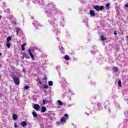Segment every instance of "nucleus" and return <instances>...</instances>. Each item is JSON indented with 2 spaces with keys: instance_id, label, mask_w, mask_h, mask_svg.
<instances>
[{
  "instance_id": "28",
  "label": "nucleus",
  "mask_w": 128,
  "mask_h": 128,
  "mask_svg": "<svg viewBox=\"0 0 128 128\" xmlns=\"http://www.w3.org/2000/svg\"><path fill=\"white\" fill-rule=\"evenodd\" d=\"M110 3H108L106 4V6L108 8H110Z\"/></svg>"
},
{
  "instance_id": "35",
  "label": "nucleus",
  "mask_w": 128,
  "mask_h": 128,
  "mask_svg": "<svg viewBox=\"0 0 128 128\" xmlns=\"http://www.w3.org/2000/svg\"><path fill=\"white\" fill-rule=\"evenodd\" d=\"M125 6L126 8H128V4H126V5H125Z\"/></svg>"
},
{
  "instance_id": "21",
  "label": "nucleus",
  "mask_w": 128,
  "mask_h": 128,
  "mask_svg": "<svg viewBox=\"0 0 128 128\" xmlns=\"http://www.w3.org/2000/svg\"><path fill=\"white\" fill-rule=\"evenodd\" d=\"M7 48H10V42H8L6 44Z\"/></svg>"
},
{
  "instance_id": "41",
  "label": "nucleus",
  "mask_w": 128,
  "mask_h": 128,
  "mask_svg": "<svg viewBox=\"0 0 128 128\" xmlns=\"http://www.w3.org/2000/svg\"><path fill=\"white\" fill-rule=\"evenodd\" d=\"M34 19V17H32V20Z\"/></svg>"
},
{
  "instance_id": "4",
  "label": "nucleus",
  "mask_w": 128,
  "mask_h": 128,
  "mask_svg": "<svg viewBox=\"0 0 128 128\" xmlns=\"http://www.w3.org/2000/svg\"><path fill=\"white\" fill-rule=\"evenodd\" d=\"M64 116H65L60 119V122H64L68 118V114H65Z\"/></svg>"
},
{
  "instance_id": "12",
  "label": "nucleus",
  "mask_w": 128,
  "mask_h": 128,
  "mask_svg": "<svg viewBox=\"0 0 128 128\" xmlns=\"http://www.w3.org/2000/svg\"><path fill=\"white\" fill-rule=\"evenodd\" d=\"M46 108L44 106H42L41 108V112H46Z\"/></svg>"
},
{
  "instance_id": "23",
  "label": "nucleus",
  "mask_w": 128,
  "mask_h": 128,
  "mask_svg": "<svg viewBox=\"0 0 128 128\" xmlns=\"http://www.w3.org/2000/svg\"><path fill=\"white\" fill-rule=\"evenodd\" d=\"M56 70H60V66H57L56 67Z\"/></svg>"
},
{
  "instance_id": "8",
  "label": "nucleus",
  "mask_w": 128,
  "mask_h": 128,
  "mask_svg": "<svg viewBox=\"0 0 128 128\" xmlns=\"http://www.w3.org/2000/svg\"><path fill=\"white\" fill-rule=\"evenodd\" d=\"M90 14L92 16H96V13L94 12V10H90Z\"/></svg>"
},
{
  "instance_id": "36",
  "label": "nucleus",
  "mask_w": 128,
  "mask_h": 128,
  "mask_svg": "<svg viewBox=\"0 0 128 128\" xmlns=\"http://www.w3.org/2000/svg\"><path fill=\"white\" fill-rule=\"evenodd\" d=\"M100 104H101L100 103L98 104V106H100Z\"/></svg>"
},
{
  "instance_id": "40",
  "label": "nucleus",
  "mask_w": 128,
  "mask_h": 128,
  "mask_svg": "<svg viewBox=\"0 0 128 128\" xmlns=\"http://www.w3.org/2000/svg\"><path fill=\"white\" fill-rule=\"evenodd\" d=\"M0 18H2V16H0Z\"/></svg>"
},
{
  "instance_id": "29",
  "label": "nucleus",
  "mask_w": 128,
  "mask_h": 128,
  "mask_svg": "<svg viewBox=\"0 0 128 128\" xmlns=\"http://www.w3.org/2000/svg\"><path fill=\"white\" fill-rule=\"evenodd\" d=\"M48 85H44V88H48Z\"/></svg>"
},
{
  "instance_id": "24",
  "label": "nucleus",
  "mask_w": 128,
  "mask_h": 128,
  "mask_svg": "<svg viewBox=\"0 0 128 128\" xmlns=\"http://www.w3.org/2000/svg\"><path fill=\"white\" fill-rule=\"evenodd\" d=\"M32 2L34 4H38V0H32Z\"/></svg>"
},
{
  "instance_id": "15",
  "label": "nucleus",
  "mask_w": 128,
  "mask_h": 128,
  "mask_svg": "<svg viewBox=\"0 0 128 128\" xmlns=\"http://www.w3.org/2000/svg\"><path fill=\"white\" fill-rule=\"evenodd\" d=\"M13 119L14 120H18V115H16V114H13Z\"/></svg>"
},
{
  "instance_id": "14",
  "label": "nucleus",
  "mask_w": 128,
  "mask_h": 128,
  "mask_svg": "<svg viewBox=\"0 0 128 128\" xmlns=\"http://www.w3.org/2000/svg\"><path fill=\"white\" fill-rule=\"evenodd\" d=\"M64 58L66 60H70V56H68V55H65Z\"/></svg>"
},
{
  "instance_id": "31",
  "label": "nucleus",
  "mask_w": 128,
  "mask_h": 128,
  "mask_svg": "<svg viewBox=\"0 0 128 128\" xmlns=\"http://www.w3.org/2000/svg\"><path fill=\"white\" fill-rule=\"evenodd\" d=\"M38 82L39 84H42V81H40V80H39Z\"/></svg>"
},
{
  "instance_id": "27",
  "label": "nucleus",
  "mask_w": 128,
  "mask_h": 128,
  "mask_svg": "<svg viewBox=\"0 0 128 128\" xmlns=\"http://www.w3.org/2000/svg\"><path fill=\"white\" fill-rule=\"evenodd\" d=\"M29 88H30L28 87V86H26L24 87V90H28Z\"/></svg>"
},
{
  "instance_id": "11",
  "label": "nucleus",
  "mask_w": 128,
  "mask_h": 128,
  "mask_svg": "<svg viewBox=\"0 0 128 128\" xmlns=\"http://www.w3.org/2000/svg\"><path fill=\"white\" fill-rule=\"evenodd\" d=\"M34 26L36 28H38V26H40V24H38V22H36L34 23Z\"/></svg>"
},
{
  "instance_id": "25",
  "label": "nucleus",
  "mask_w": 128,
  "mask_h": 128,
  "mask_svg": "<svg viewBox=\"0 0 128 128\" xmlns=\"http://www.w3.org/2000/svg\"><path fill=\"white\" fill-rule=\"evenodd\" d=\"M114 72H118V68L117 67H115L114 68Z\"/></svg>"
},
{
  "instance_id": "16",
  "label": "nucleus",
  "mask_w": 128,
  "mask_h": 128,
  "mask_svg": "<svg viewBox=\"0 0 128 128\" xmlns=\"http://www.w3.org/2000/svg\"><path fill=\"white\" fill-rule=\"evenodd\" d=\"M38 1V4H42V2H44V0H37Z\"/></svg>"
},
{
  "instance_id": "20",
  "label": "nucleus",
  "mask_w": 128,
  "mask_h": 128,
  "mask_svg": "<svg viewBox=\"0 0 128 128\" xmlns=\"http://www.w3.org/2000/svg\"><path fill=\"white\" fill-rule=\"evenodd\" d=\"M10 40H12V37L8 36L7 38V42H10Z\"/></svg>"
},
{
  "instance_id": "32",
  "label": "nucleus",
  "mask_w": 128,
  "mask_h": 128,
  "mask_svg": "<svg viewBox=\"0 0 128 128\" xmlns=\"http://www.w3.org/2000/svg\"><path fill=\"white\" fill-rule=\"evenodd\" d=\"M114 36H118V34L116 33V31L114 32Z\"/></svg>"
},
{
  "instance_id": "3",
  "label": "nucleus",
  "mask_w": 128,
  "mask_h": 128,
  "mask_svg": "<svg viewBox=\"0 0 128 128\" xmlns=\"http://www.w3.org/2000/svg\"><path fill=\"white\" fill-rule=\"evenodd\" d=\"M16 34L17 36H22V34H23V32L22 30H20V28H16Z\"/></svg>"
},
{
  "instance_id": "22",
  "label": "nucleus",
  "mask_w": 128,
  "mask_h": 128,
  "mask_svg": "<svg viewBox=\"0 0 128 128\" xmlns=\"http://www.w3.org/2000/svg\"><path fill=\"white\" fill-rule=\"evenodd\" d=\"M58 102L59 106H62V101L58 100Z\"/></svg>"
},
{
  "instance_id": "26",
  "label": "nucleus",
  "mask_w": 128,
  "mask_h": 128,
  "mask_svg": "<svg viewBox=\"0 0 128 128\" xmlns=\"http://www.w3.org/2000/svg\"><path fill=\"white\" fill-rule=\"evenodd\" d=\"M101 40H106V39L104 38V36H101Z\"/></svg>"
},
{
  "instance_id": "7",
  "label": "nucleus",
  "mask_w": 128,
  "mask_h": 128,
  "mask_svg": "<svg viewBox=\"0 0 128 128\" xmlns=\"http://www.w3.org/2000/svg\"><path fill=\"white\" fill-rule=\"evenodd\" d=\"M34 108L36 110H40V105L35 104L34 106Z\"/></svg>"
},
{
  "instance_id": "38",
  "label": "nucleus",
  "mask_w": 128,
  "mask_h": 128,
  "mask_svg": "<svg viewBox=\"0 0 128 128\" xmlns=\"http://www.w3.org/2000/svg\"><path fill=\"white\" fill-rule=\"evenodd\" d=\"M2 56V54L0 52V56Z\"/></svg>"
},
{
  "instance_id": "37",
  "label": "nucleus",
  "mask_w": 128,
  "mask_h": 128,
  "mask_svg": "<svg viewBox=\"0 0 128 128\" xmlns=\"http://www.w3.org/2000/svg\"><path fill=\"white\" fill-rule=\"evenodd\" d=\"M24 55H23L22 56V59H24Z\"/></svg>"
},
{
  "instance_id": "30",
  "label": "nucleus",
  "mask_w": 128,
  "mask_h": 128,
  "mask_svg": "<svg viewBox=\"0 0 128 128\" xmlns=\"http://www.w3.org/2000/svg\"><path fill=\"white\" fill-rule=\"evenodd\" d=\"M92 54H96V51H94V50H92Z\"/></svg>"
},
{
  "instance_id": "17",
  "label": "nucleus",
  "mask_w": 128,
  "mask_h": 128,
  "mask_svg": "<svg viewBox=\"0 0 128 128\" xmlns=\"http://www.w3.org/2000/svg\"><path fill=\"white\" fill-rule=\"evenodd\" d=\"M48 84L50 86H52V84H54V83L52 82V81H49L48 82Z\"/></svg>"
},
{
  "instance_id": "19",
  "label": "nucleus",
  "mask_w": 128,
  "mask_h": 128,
  "mask_svg": "<svg viewBox=\"0 0 128 128\" xmlns=\"http://www.w3.org/2000/svg\"><path fill=\"white\" fill-rule=\"evenodd\" d=\"M26 46V44H23L22 45V50H23V52H24L25 49H24V46Z\"/></svg>"
},
{
  "instance_id": "13",
  "label": "nucleus",
  "mask_w": 128,
  "mask_h": 128,
  "mask_svg": "<svg viewBox=\"0 0 128 128\" xmlns=\"http://www.w3.org/2000/svg\"><path fill=\"white\" fill-rule=\"evenodd\" d=\"M32 114H33L34 118H38V114L36 112V111H34Z\"/></svg>"
},
{
  "instance_id": "10",
  "label": "nucleus",
  "mask_w": 128,
  "mask_h": 128,
  "mask_svg": "<svg viewBox=\"0 0 128 128\" xmlns=\"http://www.w3.org/2000/svg\"><path fill=\"white\" fill-rule=\"evenodd\" d=\"M26 124H27L26 122V121H23L21 122V126H22L23 128H24V126H26Z\"/></svg>"
},
{
  "instance_id": "34",
  "label": "nucleus",
  "mask_w": 128,
  "mask_h": 128,
  "mask_svg": "<svg viewBox=\"0 0 128 128\" xmlns=\"http://www.w3.org/2000/svg\"><path fill=\"white\" fill-rule=\"evenodd\" d=\"M14 128H18V125L16 124H14Z\"/></svg>"
},
{
  "instance_id": "18",
  "label": "nucleus",
  "mask_w": 128,
  "mask_h": 128,
  "mask_svg": "<svg viewBox=\"0 0 128 128\" xmlns=\"http://www.w3.org/2000/svg\"><path fill=\"white\" fill-rule=\"evenodd\" d=\"M118 84L120 88H122V81L120 79H118Z\"/></svg>"
},
{
  "instance_id": "6",
  "label": "nucleus",
  "mask_w": 128,
  "mask_h": 128,
  "mask_svg": "<svg viewBox=\"0 0 128 128\" xmlns=\"http://www.w3.org/2000/svg\"><path fill=\"white\" fill-rule=\"evenodd\" d=\"M28 52L32 60H34L36 58H34V54L32 53V50L30 49L28 50Z\"/></svg>"
},
{
  "instance_id": "2",
  "label": "nucleus",
  "mask_w": 128,
  "mask_h": 128,
  "mask_svg": "<svg viewBox=\"0 0 128 128\" xmlns=\"http://www.w3.org/2000/svg\"><path fill=\"white\" fill-rule=\"evenodd\" d=\"M94 8L97 12H100V10H104V6H100L98 5L94 6Z\"/></svg>"
},
{
  "instance_id": "42",
  "label": "nucleus",
  "mask_w": 128,
  "mask_h": 128,
  "mask_svg": "<svg viewBox=\"0 0 128 128\" xmlns=\"http://www.w3.org/2000/svg\"><path fill=\"white\" fill-rule=\"evenodd\" d=\"M127 38H128V36Z\"/></svg>"
},
{
  "instance_id": "9",
  "label": "nucleus",
  "mask_w": 128,
  "mask_h": 128,
  "mask_svg": "<svg viewBox=\"0 0 128 128\" xmlns=\"http://www.w3.org/2000/svg\"><path fill=\"white\" fill-rule=\"evenodd\" d=\"M23 56H24V58H30V55L26 52H24L23 54Z\"/></svg>"
},
{
  "instance_id": "33",
  "label": "nucleus",
  "mask_w": 128,
  "mask_h": 128,
  "mask_svg": "<svg viewBox=\"0 0 128 128\" xmlns=\"http://www.w3.org/2000/svg\"><path fill=\"white\" fill-rule=\"evenodd\" d=\"M60 50H64V48L62 46L60 47Z\"/></svg>"
},
{
  "instance_id": "1",
  "label": "nucleus",
  "mask_w": 128,
  "mask_h": 128,
  "mask_svg": "<svg viewBox=\"0 0 128 128\" xmlns=\"http://www.w3.org/2000/svg\"><path fill=\"white\" fill-rule=\"evenodd\" d=\"M12 78L16 86H18L20 84V77L14 75L12 76Z\"/></svg>"
},
{
  "instance_id": "39",
  "label": "nucleus",
  "mask_w": 128,
  "mask_h": 128,
  "mask_svg": "<svg viewBox=\"0 0 128 128\" xmlns=\"http://www.w3.org/2000/svg\"><path fill=\"white\" fill-rule=\"evenodd\" d=\"M48 12L50 13V11H49Z\"/></svg>"
},
{
  "instance_id": "5",
  "label": "nucleus",
  "mask_w": 128,
  "mask_h": 128,
  "mask_svg": "<svg viewBox=\"0 0 128 128\" xmlns=\"http://www.w3.org/2000/svg\"><path fill=\"white\" fill-rule=\"evenodd\" d=\"M50 100H48L47 98H45L42 100V104L43 106H44L46 104H50Z\"/></svg>"
}]
</instances>
